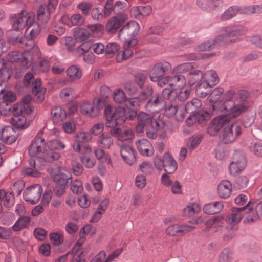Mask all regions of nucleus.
Returning a JSON list of instances; mask_svg holds the SVG:
<instances>
[{
	"instance_id": "1",
	"label": "nucleus",
	"mask_w": 262,
	"mask_h": 262,
	"mask_svg": "<svg viewBox=\"0 0 262 262\" xmlns=\"http://www.w3.org/2000/svg\"><path fill=\"white\" fill-rule=\"evenodd\" d=\"M250 93L245 90L235 92L229 90L225 93V102L223 108L226 110V116L236 118L244 112L249 106L248 98Z\"/></svg>"
},
{
	"instance_id": "2",
	"label": "nucleus",
	"mask_w": 262,
	"mask_h": 262,
	"mask_svg": "<svg viewBox=\"0 0 262 262\" xmlns=\"http://www.w3.org/2000/svg\"><path fill=\"white\" fill-rule=\"evenodd\" d=\"M51 177L55 186L53 189L55 194L57 196H61L66 192V189L72 178L71 173L67 169L58 167L53 171Z\"/></svg>"
},
{
	"instance_id": "3",
	"label": "nucleus",
	"mask_w": 262,
	"mask_h": 262,
	"mask_svg": "<svg viewBox=\"0 0 262 262\" xmlns=\"http://www.w3.org/2000/svg\"><path fill=\"white\" fill-rule=\"evenodd\" d=\"M243 123L240 119L229 121L227 118L226 125L223 129L222 142L224 144L234 142L241 135Z\"/></svg>"
},
{
	"instance_id": "4",
	"label": "nucleus",
	"mask_w": 262,
	"mask_h": 262,
	"mask_svg": "<svg viewBox=\"0 0 262 262\" xmlns=\"http://www.w3.org/2000/svg\"><path fill=\"white\" fill-rule=\"evenodd\" d=\"M241 14L251 15L262 13V5H251L243 7L238 6L229 7L221 16V19L227 21L235 17L237 13Z\"/></svg>"
},
{
	"instance_id": "5",
	"label": "nucleus",
	"mask_w": 262,
	"mask_h": 262,
	"mask_svg": "<svg viewBox=\"0 0 262 262\" xmlns=\"http://www.w3.org/2000/svg\"><path fill=\"white\" fill-rule=\"evenodd\" d=\"M104 114L106 120V125L108 127L121 125L126 121L124 107L113 108L111 106H107L104 109Z\"/></svg>"
},
{
	"instance_id": "6",
	"label": "nucleus",
	"mask_w": 262,
	"mask_h": 262,
	"mask_svg": "<svg viewBox=\"0 0 262 262\" xmlns=\"http://www.w3.org/2000/svg\"><path fill=\"white\" fill-rule=\"evenodd\" d=\"M34 75L31 72L27 73L24 77V83L28 86L32 83V93L34 95V101L37 103H41L45 99L46 89L41 86V82L40 78H36L35 81H32Z\"/></svg>"
},
{
	"instance_id": "7",
	"label": "nucleus",
	"mask_w": 262,
	"mask_h": 262,
	"mask_svg": "<svg viewBox=\"0 0 262 262\" xmlns=\"http://www.w3.org/2000/svg\"><path fill=\"white\" fill-rule=\"evenodd\" d=\"M235 43L234 40H231L227 35V32H224L215 37L214 39L207 40L202 43L195 48L198 51H209L213 49L215 46H223Z\"/></svg>"
},
{
	"instance_id": "8",
	"label": "nucleus",
	"mask_w": 262,
	"mask_h": 262,
	"mask_svg": "<svg viewBox=\"0 0 262 262\" xmlns=\"http://www.w3.org/2000/svg\"><path fill=\"white\" fill-rule=\"evenodd\" d=\"M23 108L21 105L14 104L8 109V113L13 115L11 123L18 129H25L29 125V122H27L26 117L21 114Z\"/></svg>"
},
{
	"instance_id": "9",
	"label": "nucleus",
	"mask_w": 262,
	"mask_h": 262,
	"mask_svg": "<svg viewBox=\"0 0 262 262\" xmlns=\"http://www.w3.org/2000/svg\"><path fill=\"white\" fill-rule=\"evenodd\" d=\"M47 163L42 155L41 157L30 158L29 160L30 167L25 168L23 170V173L26 176L39 177L41 173L39 171L41 169V166L45 165Z\"/></svg>"
},
{
	"instance_id": "10",
	"label": "nucleus",
	"mask_w": 262,
	"mask_h": 262,
	"mask_svg": "<svg viewBox=\"0 0 262 262\" xmlns=\"http://www.w3.org/2000/svg\"><path fill=\"white\" fill-rule=\"evenodd\" d=\"M222 32H227V35L234 40L235 43L241 40V37L248 32V28L241 24H230V25L221 28Z\"/></svg>"
},
{
	"instance_id": "11",
	"label": "nucleus",
	"mask_w": 262,
	"mask_h": 262,
	"mask_svg": "<svg viewBox=\"0 0 262 262\" xmlns=\"http://www.w3.org/2000/svg\"><path fill=\"white\" fill-rule=\"evenodd\" d=\"M247 161L244 152L241 150H235L232 156V160L229 167V171L231 175L236 174L242 171L246 165Z\"/></svg>"
},
{
	"instance_id": "12",
	"label": "nucleus",
	"mask_w": 262,
	"mask_h": 262,
	"mask_svg": "<svg viewBox=\"0 0 262 262\" xmlns=\"http://www.w3.org/2000/svg\"><path fill=\"white\" fill-rule=\"evenodd\" d=\"M12 23L14 31H18L23 29L26 26L30 28L34 23V16L32 15H24L23 13L11 15L10 18Z\"/></svg>"
},
{
	"instance_id": "13",
	"label": "nucleus",
	"mask_w": 262,
	"mask_h": 262,
	"mask_svg": "<svg viewBox=\"0 0 262 262\" xmlns=\"http://www.w3.org/2000/svg\"><path fill=\"white\" fill-rule=\"evenodd\" d=\"M223 92L224 90L222 88H216L213 91L211 90L209 98L212 103L211 106L212 107V110L221 112L226 115V110H224L222 108L225 102V93L223 94L222 98H221Z\"/></svg>"
},
{
	"instance_id": "14",
	"label": "nucleus",
	"mask_w": 262,
	"mask_h": 262,
	"mask_svg": "<svg viewBox=\"0 0 262 262\" xmlns=\"http://www.w3.org/2000/svg\"><path fill=\"white\" fill-rule=\"evenodd\" d=\"M171 64L167 61L156 63L149 70V76L151 81H154L167 74L171 70Z\"/></svg>"
},
{
	"instance_id": "15",
	"label": "nucleus",
	"mask_w": 262,
	"mask_h": 262,
	"mask_svg": "<svg viewBox=\"0 0 262 262\" xmlns=\"http://www.w3.org/2000/svg\"><path fill=\"white\" fill-rule=\"evenodd\" d=\"M139 24L135 21H130L125 24L119 31L118 37L121 39L128 40L135 37L140 30Z\"/></svg>"
},
{
	"instance_id": "16",
	"label": "nucleus",
	"mask_w": 262,
	"mask_h": 262,
	"mask_svg": "<svg viewBox=\"0 0 262 262\" xmlns=\"http://www.w3.org/2000/svg\"><path fill=\"white\" fill-rule=\"evenodd\" d=\"M41 185L35 184L27 187L23 192V198L26 202L34 205L39 201L42 194Z\"/></svg>"
},
{
	"instance_id": "17",
	"label": "nucleus",
	"mask_w": 262,
	"mask_h": 262,
	"mask_svg": "<svg viewBox=\"0 0 262 262\" xmlns=\"http://www.w3.org/2000/svg\"><path fill=\"white\" fill-rule=\"evenodd\" d=\"M250 202H248L245 206L238 207H233L232 209L231 213L229 214L226 219L228 224L235 225L238 223L243 216V213L249 215L251 209L248 208Z\"/></svg>"
},
{
	"instance_id": "18",
	"label": "nucleus",
	"mask_w": 262,
	"mask_h": 262,
	"mask_svg": "<svg viewBox=\"0 0 262 262\" xmlns=\"http://www.w3.org/2000/svg\"><path fill=\"white\" fill-rule=\"evenodd\" d=\"M249 202L251 203L248 208H251V210L249 212V215L244 218V222L251 224L262 216V201L257 200L256 201H249Z\"/></svg>"
},
{
	"instance_id": "19",
	"label": "nucleus",
	"mask_w": 262,
	"mask_h": 262,
	"mask_svg": "<svg viewBox=\"0 0 262 262\" xmlns=\"http://www.w3.org/2000/svg\"><path fill=\"white\" fill-rule=\"evenodd\" d=\"M223 115L224 117H216L209 123L207 131L210 136H215L218 134L221 129H224L227 123V118L230 117L229 116Z\"/></svg>"
},
{
	"instance_id": "20",
	"label": "nucleus",
	"mask_w": 262,
	"mask_h": 262,
	"mask_svg": "<svg viewBox=\"0 0 262 262\" xmlns=\"http://www.w3.org/2000/svg\"><path fill=\"white\" fill-rule=\"evenodd\" d=\"M46 148L45 139L40 136H36L32 141L28 148V152L31 158H34L39 154H42Z\"/></svg>"
},
{
	"instance_id": "21",
	"label": "nucleus",
	"mask_w": 262,
	"mask_h": 262,
	"mask_svg": "<svg viewBox=\"0 0 262 262\" xmlns=\"http://www.w3.org/2000/svg\"><path fill=\"white\" fill-rule=\"evenodd\" d=\"M210 118V114L207 111L200 110L198 113L189 115L186 120V123L188 126H191L194 123H198L202 126L205 125L207 121Z\"/></svg>"
},
{
	"instance_id": "22",
	"label": "nucleus",
	"mask_w": 262,
	"mask_h": 262,
	"mask_svg": "<svg viewBox=\"0 0 262 262\" xmlns=\"http://www.w3.org/2000/svg\"><path fill=\"white\" fill-rule=\"evenodd\" d=\"M127 18L126 14H122L120 16L111 17L106 25V30L109 34H115L122 26Z\"/></svg>"
},
{
	"instance_id": "23",
	"label": "nucleus",
	"mask_w": 262,
	"mask_h": 262,
	"mask_svg": "<svg viewBox=\"0 0 262 262\" xmlns=\"http://www.w3.org/2000/svg\"><path fill=\"white\" fill-rule=\"evenodd\" d=\"M120 154L123 160L128 165H133L136 161V151L130 146L123 144L120 147Z\"/></svg>"
},
{
	"instance_id": "24",
	"label": "nucleus",
	"mask_w": 262,
	"mask_h": 262,
	"mask_svg": "<svg viewBox=\"0 0 262 262\" xmlns=\"http://www.w3.org/2000/svg\"><path fill=\"white\" fill-rule=\"evenodd\" d=\"M97 104L101 103V100L99 99L97 100ZM80 111L82 114L91 117H96L99 113V106H95L94 102L91 103L90 102H83L80 106Z\"/></svg>"
},
{
	"instance_id": "25",
	"label": "nucleus",
	"mask_w": 262,
	"mask_h": 262,
	"mask_svg": "<svg viewBox=\"0 0 262 262\" xmlns=\"http://www.w3.org/2000/svg\"><path fill=\"white\" fill-rule=\"evenodd\" d=\"M194 227L187 225L174 224L169 226L166 230V233L170 236L182 235L191 231Z\"/></svg>"
},
{
	"instance_id": "26",
	"label": "nucleus",
	"mask_w": 262,
	"mask_h": 262,
	"mask_svg": "<svg viewBox=\"0 0 262 262\" xmlns=\"http://www.w3.org/2000/svg\"><path fill=\"white\" fill-rule=\"evenodd\" d=\"M146 101L145 107L148 111H156L157 110L155 108L160 107L163 103L162 97L157 92L152 94V96L148 98Z\"/></svg>"
},
{
	"instance_id": "27",
	"label": "nucleus",
	"mask_w": 262,
	"mask_h": 262,
	"mask_svg": "<svg viewBox=\"0 0 262 262\" xmlns=\"http://www.w3.org/2000/svg\"><path fill=\"white\" fill-rule=\"evenodd\" d=\"M14 129L13 127L7 126L4 127L0 132V139L8 144L13 143L17 139V137L13 135Z\"/></svg>"
},
{
	"instance_id": "28",
	"label": "nucleus",
	"mask_w": 262,
	"mask_h": 262,
	"mask_svg": "<svg viewBox=\"0 0 262 262\" xmlns=\"http://www.w3.org/2000/svg\"><path fill=\"white\" fill-rule=\"evenodd\" d=\"M223 207L224 205L222 202L215 201L205 204L203 210L206 214H215L220 212Z\"/></svg>"
},
{
	"instance_id": "29",
	"label": "nucleus",
	"mask_w": 262,
	"mask_h": 262,
	"mask_svg": "<svg viewBox=\"0 0 262 262\" xmlns=\"http://www.w3.org/2000/svg\"><path fill=\"white\" fill-rule=\"evenodd\" d=\"M188 83L194 88L198 84L201 82L205 78L204 75L199 70H193L190 71L187 75Z\"/></svg>"
},
{
	"instance_id": "30",
	"label": "nucleus",
	"mask_w": 262,
	"mask_h": 262,
	"mask_svg": "<svg viewBox=\"0 0 262 262\" xmlns=\"http://www.w3.org/2000/svg\"><path fill=\"white\" fill-rule=\"evenodd\" d=\"M232 184L227 180H222L218 185L217 193L219 196L223 199L228 198L231 194Z\"/></svg>"
},
{
	"instance_id": "31",
	"label": "nucleus",
	"mask_w": 262,
	"mask_h": 262,
	"mask_svg": "<svg viewBox=\"0 0 262 262\" xmlns=\"http://www.w3.org/2000/svg\"><path fill=\"white\" fill-rule=\"evenodd\" d=\"M164 167L165 172L168 174L173 173L177 169L178 165L171 154L166 152L164 155Z\"/></svg>"
},
{
	"instance_id": "32",
	"label": "nucleus",
	"mask_w": 262,
	"mask_h": 262,
	"mask_svg": "<svg viewBox=\"0 0 262 262\" xmlns=\"http://www.w3.org/2000/svg\"><path fill=\"white\" fill-rule=\"evenodd\" d=\"M194 88L196 95L199 97L204 98L210 93L212 87L209 83L205 81L204 78L202 81L198 84Z\"/></svg>"
},
{
	"instance_id": "33",
	"label": "nucleus",
	"mask_w": 262,
	"mask_h": 262,
	"mask_svg": "<svg viewBox=\"0 0 262 262\" xmlns=\"http://www.w3.org/2000/svg\"><path fill=\"white\" fill-rule=\"evenodd\" d=\"M196 4L201 10L211 12L220 6L214 0H196Z\"/></svg>"
},
{
	"instance_id": "34",
	"label": "nucleus",
	"mask_w": 262,
	"mask_h": 262,
	"mask_svg": "<svg viewBox=\"0 0 262 262\" xmlns=\"http://www.w3.org/2000/svg\"><path fill=\"white\" fill-rule=\"evenodd\" d=\"M51 10L46 5H41L39 7L37 13V19L41 24L47 23L50 18Z\"/></svg>"
},
{
	"instance_id": "35",
	"label": "nucleus",
	"mask_w": 262,
	"mask_h": 262,
	"mask_svg": "<svg viewBox=\"0 0 262 262\" xmlns=\"http://www.w3.org/2000/svg\"><path fill=\"white\" fill-rule=\"evenodd\" d=\"M201 101L197 98H193L187 103L185 105V111L190 115L194 114L201 110Z\"/></svg>"
},
{
	"instance_id": "36",
	"label": "nucleus",
	"mask_w": 262,
	"mask_h": 262,
	"mask_svg": "<svg viewBox=\"0 0 262 262\" xmlns=\"http://www.w3.org/2000/svg\"><path fill=\"white\" fill-rule=\"evenodd\" d=\"M53 120L55 123H60L66 118L67 113L64 109L61 106H55L51 111Z\"/></svg>"
},
{
	"instance_id": "37",
	"label": "nucleus",
	"mask_w": 262,
	"mask_h": 262,
	"mask_svg": "<svg viewBox=\"0 0 262 262\" xmlns=\"http://www.w3.org/2000/svg\"><path fill=\"white\" fill-rule=\"evenodd\" d=\"M90 35V31L83 28L77 27L73 31V35L75 38L79 42L86 41Z\"/></svg>"
},
{
	"instance_id": "38",
	"label": "nucleus",
	"mask_w": 262,
	"mask_h": 262,
	"mask_svg": "<svg viewBox=\"0 0 262 262\" xmlns=\"http://www.w3.org/2000/svg\"><path fill=\"white\" fill-rule=\"evenodd\" d=\"M137 148L141 155L149 156V147L151 146L150 143L146 139H142L136 142Z\"/></svg>"
},
{
	"instance_id": "39",
	"label": "nucleus",
	"mask_w": 262,
	"mask_h": 262,
	"mask_svg": "<svg viewBox=\"0 0 262 262\" xmlns=\"http://www.w3.org/2000/svg\"><path fill=\"white\" fill-rule=\"evenodd\" d=\"M170 76V87H173V88L175 87L181 88L186 84V78L184 76L181 74H177Z\"/></svg>"
},
{
	"instance_id": "40",
	"label": "nucleus",
	"mask_w": 262,
	"mask_h": 262,
	"mask_svg": "<svg viewBox=\"0 0 262 262\" xmlns=\"http://www.w3.org/2000/svg\"><path fill=\"white\" fill-rule=\"evenodd\" d=\"M30 222V217L24 216L18 218L12 228L14 231H19L25 228Z\"/></svg>"
},
{
	"instance_id": "41",
	"label": "nucleus",
	"mask_w": 262,
	"mask_h": 262,
	"mask_svg": "<svg viewBox=\"0 0 262 262\" xmlns=\"http://www.w3.org/2000/svg\"><path fill=\"white\" fill-rule=\"evenodd\" d=\"M132 13L134 12L136 14V17L140 18L141 16H145L149 15L152 12L151 7L149 6H139L137 7H133L131 10Z\"/></svg>"
},
{
	"instance_id": "42",
	"label": "nucleus",
	"mask_w": 262,
	"mask_h": 262,
	"mask_svg": "<svg viewBox=\"0 0 262 262\" xmlns=\"http://www.w3.org/2000/svg\"><path fill=\"white\" fill-rule=\"evenodd\" d=\"M206 81L209 83L212 87L216 85L219 82V78L216 72L213 70L207 71L204 74Z\"/></svg>"
},
{
	"instance_id": "43",
	"label": "nucleus",
	"mask_w": 262,
	"mask_h": 262,
	"mask_svg": "<svg viewBox=\"0 0 262 262\" xmlns=\"http://www.w3.org/2000/svg\"><path fill=\"white\" fill-rule=\"evenodd\" d=\"M0 97L3 99L7 105H8L9 102L14 101L16 98V95L14 93L5 89L1 90Z\"/></svg>"
},
{
	"instance_id": "44",
	"label": "nucleus",
	"mask_w": 262,
	"mask_h": 262,
	"mask_svg": "<svg viewBox=\"0 0 262 262\" xmlns=\"http://www.w3.org/2000/svg\"><path fill=\"white\" fill-rule=\"evenodd\" d=\"M97 142L101 145L102 147L108 148L113 144V140L108 133H104L99 137Z\"/></svg>"
},
{
	"instance_id": "45",
	"label": "nucleus",
	"mask_w": 262,
	"mask_h": 262,
	"mask_svg": "<svg viewBox=\"0 0 262 262\" xmlns=\"http://www.w3.org/2000/svg\"><path fill=\"white\" fill-rule=\"evenodd\" d=\"M67 75L72 80L80 79L82 76V73L75 65L70 67L67 70Z\"/></svg>"
},
{
	"instance_id": "46",
	"label": "nucleus",
	"mask_w": 262,
	"mask_h": 262,
	"mask_svg": "<svg viewBox=\"0 0 262 262\" xmlns=\"http://www.w3.org/2000/svg\"><path fill=\"white\" fill-rule=\"evenodd\" d=\"M249 179L246 176L236 177L233 183V186L237 189H242L246 188L248 184Z\"/></svg>"
},
{
	"instance_id": "47",
	"label": "nucleus",
	"mask_w": 262,
	"mask_h": 262,
	"mask_svg": "<svg viewBox=\"0 0 262 262\" xmlns=\"http://www.w3.org/2000/svg\"><path fill=\"white\" fill-rule=\"evenodd\" d=\"M141 91L140 92L139 96L140 97L141 100L144 102L148 98L152 96L155 92L154 91L153 88L150 85H147L143 88H140Z\"/></svg>"
},
{
	"instance_id": "48",
	"label": "nucleus",
	"mask_w": 262,
	"mask_h": 262,
	"mask_svg": "<svg viewBox=\"0 0 262 262\" xmlns=\"http://www.w3.org/2000/svg\"><path fill=\"white\" fill-rule=\"evenodd\" d=\"M138 123L145 126L146 127L150 126L152 123V118L150 116L144 112L140 113L137 116Z\"/></svg>"
},
{
	"instance_id": "49",
	"label": "nucleus",
	"mask_w": 262,
	"mask_h": 262,
	"mask_svg": "<svg viewBox=\"0 0 262 262\" xmlns=\"http://www.w3.org/2000/svg\"><path fill=\"white\" fill-rule=\"evenodd\" d=\"M127 7V6L125 2H122L120 0L117 1L114 4V14L117 15V16H120L122 14H125L123 13V12Z\"/></svg>"
},
{
	"instance_id": "50",
	"label": "nucleus",
	"mask_w": 262,
	"mask_h": 262,
	"mask_svg": "<svg viewBox=\"0 0 262 262\" xmlns=\"http://www.w3.org/2000/svg\"><path fill=\"white\" fill-rule=\"evenodd\" d=\"M147 77L148 75L147 73L140 72L135 75L134 80L139 88H143Z\"/></svg>"
},
{
	"instance_id": "51",
	"label": "nucleus",
	"mask_w": 262,
	"mask_h": 262,
	"mask_svg": "<svg viewBox=\"0 0 262 262\" xmlns=\"http://www.w3.org/2000/svg\"><path fill=\"white\" fill-rule=\"evenodd\" d=\"M69 184L71 185V190L73 193L79 194L83 191V186L80 180L76 179L73 181L72 178Z\"/></svg>"
},
{
	"instance_id": "52",
	"label": "nucleus",
	"mask_w": 262,
	"mask_h": 262,
	"mask_svg": "<svg viewBox=\"0 0 262 262\" xmlns=\"http://www.w3.org/2000/svg\"><path fill=\"white\" fill-rule=\"evenodd\" d=\"M119 140L122 141H130L134 137V134L130 128H122Z\"/></svg>"
},
{
	"instance_id": "53",
	"label": "nucleus",
	"mask_w": 262,
	"mask_h": 262,
	"mask_svg": "<svg viewBox=\"0 0 262 262\" xmlns=\"http://www.w3.org/2000/svg\"><path fill=\"white\" fill-rule=\"evenodd\" d=\"M95 154L97 159L100 163L108 162V164L111 162L110 158L105 153L104 151L101 148H97L95 150Z\"/></svg>"
},
{
	"instance_id": "54",
	"label": "nucleus",
	"mask_w": 262,
	"mask_h": 262,
	"mask_svg": "<svg viewBox=\"0 0 262 262\" xmlns=\"http://www.w3.org/2000/svg\"><path fill=\"white\" fill-rule=\"evenodd\" d=\"M202 139L201 135L193 136L187 142V146L190 150L194 149L201 143Z\"/></svg>"
},
{
	"instance_id": "55",
	"label": "nucleus",
	"mask_w": 262,
	"mask_h": 262,
	"mask_svg": "<svg viewBox=\"0 0 262 262\" xmlns=\"http://www.w3.org/2000/svg\"><path fill=\"white\" fill-rule=\"evenodd\" d=\"M92 136L87 132L77 133L75 136V140L76 142L82 144L91 140Z\"/></svg>"
},
{
	"instance_id": "56",
	"label": "nucleus",
	"mask_w": 262,
	"mask_h": 262,
	"mask_svg": "<svg viewBox=\"0 0 262 262\" xmlns=\"http://www.w3.org/2000/svg\"><path fill=\"white\" fill-rule=\"evenodd\" d=\"M25 183L23 180H18L16 181L12 187L11 188V193L14 195V194L17 195H20L22 191L25 187Z\"/></svg>"
},
{
	"instance_id": "57",
	"label": "nucleus",
	"mask_w": 262,
	"mask_h": 262,
	"mask_svg": "<svg viewBox=\"0 0 262 262\" xmlns=\"http://www.w3.org/2000/svg\"><path fill=\"white\" fill-rule=\"evenodd\" d=\"M42 156L44 157L45 160L47 162L50 163L58 159L60 156L57 152L52 150L45 151L42 153Z\"/></svg>"
},
{
	"instance_id": "58",
	"label": "nucleus",
	"mask_w": 262,
	"mask_h": 262,
	"mask_svg": "<svg viewBox=\"0 0 262 262\" xmlns=\"http://www.w3.org/2000/svg\"><path fill=\"white\" fill-rule=\"evenodd\" d=\"M120 49L119 46L116 43H109L105 48V54L108 57H111Z\"/></svg>"
},
{
	"instance_id": "59",
	"label": "nucleus",
	"mask_w": 262,
	"mask_h": 262,
	"mask_svg": "<svg viewBox=\"0 0 262 262\" xmlns=\"http://www.w3.org/2000/svg\"><path fill=\"white\" fill-rule=\"evenodd\" d=\"M11 76V71L5 64V61L3 66H0V79L1 81L8 80Z\"/></svg>"
},
{
	"instance_id": "60",
	"label": "nucleus",
	"mask_w": 262,
	"mask_h": 262,
	"mask_svg": "<svg viewBox=\"0 0 262 262\" xmlns=\"http://www.w3.org/2000/svg\"><path fill=\"white\" fill-rule=\"evenodd\" d=\"M113 0H107L105 4L103 11L104 16L108 17L110 16L112 13H114V4Z\"/></svg>"
},
{
	"instance_id": "61",
	"label": "nucleus",
	"mask_w": 262,
	"mask_h": 262,
	"mask_svg": "<svg viewBox=\"0 0 262 262\" xmlns=\"http://www.w3.org/2000/svg\"><path fill=\"white\" fill-rule=\"evenodd\" d=\"M193 62H186L180 64L173 69V72L179 73L186 72L193 68Z\"/></svg>"
},
{
	"instance_id": "62",
	"label": "nucleus",
	"mask_w": 262,
	"mask_h": 262,
	"mask_svg": "<svg viewBox=\"0 0 262 262\" xmlns=\"http://www.w3.org/2000/svg\"><path fill=\"white\" fill-rule=\"evenodd\" d=\"M113 99L115 102L119 103L125 101L126 102L127 100L124 92L122 90L119 89L114 92Z\"/></svg>"
},
{
	"instance_id": "63",
	"label": "nucleus",
	"mask_w": 262,
	"mask_h": 262,
	"mask_svg": "<svg viewBox=\"0 0 262 262\" xmlns=\"http://www.w3.org/2000/svg\"><path fill=\"white\" fill-rule=\"evenodd\" d=\"M14 202V195L11 192H7L6 196L4 199L3 205L6 208H10L13 206Z\"/></svg>"
},
{
	"instance_id": "64",
	"label": "nucleus",
	"mask_w": 262,
	"mask_h": 262,
	"mask_svg": "<svg viewBox=\"0 0 262 262\" xmlns=\"http://www.w3.org/2000/svg\"><path fill=\"white\" fill-rule=\"evenodd\" d=\"M63 236L58 232L50 234V239L54 245L59 246L63 242Z\"/></svg>"
}]
</instances>
